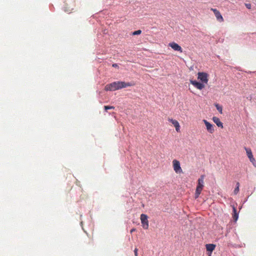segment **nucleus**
<instances>
[{"label":"nucleus","instance_id":"obj_1","mask_svg":"<svg viewBox=\"0 0 256 256\" xmlns=\"http://www.w3.org/2000/svg\"><path fill=\"white\" fill-rule=\"evenodd\" d=\"M132 86V84L130 82L117 81L106 84L105 86L104 90L106 91H114L128 86Z\"/></svg>","mask_w":256,"mask_h":256},{"label":"nucleus","instance_id":"obj_2","mask_svg":"<svg viewBox=\"0 0 256 256\" xmlns=\"http://www.w3.org/2000/svg\"><path fill=\"white\" fill-rule=\"evenodd\" d=\"M204 175H202L200 176V178L198 179V185L196 188V192L194 194L195 198H197L199 197V196L203 189V188L204 186Z\"/></svg>","mask_w":256,"mask_h":256},{"label":"nucleus","instance_id":"obj_3","mask_svg":"<svg viewBox=\"0 0 256 256\" xmlns=\"http://www.w3.org/2000/svg\"><path fill=\"white\" fill-rule=\"evenodd\" d=\"M198 78L200 80L202 83L207 84L208 79V74L204 72H199L198 74Z\"/></svg>","mask_w":256,"mask_h":256},{"label":"nucleus","instance_id":"obj_4","mask_svg":"<svg viewBox=\"0 0 256 256\" xmlns=\"http://www.w3.org/2000/svg\"><path fill=\"white\" fill-rule=\"evenodd\" d=\"M172 166L174 172L176 174L182 173V170L180 166V162L176 160H172Z\"/></svg>","mask_w":256,"mask_h":256},{"label":"nucleus","instance_id":"obj_5","mask_svg":"<svg viewBox=\"0 0 256 256\" xmlns=\"http://www.w3.org/2000/svg\"><path fill=\"white\" fill-rule=\"evenodd\" d=\"M140 220L142 228L145 230L148 229L149 226L148 216L145 214H142L140 215Z\"/></svg>","mask_w":256,"mask_h":256},{"label":"nucleus","instance_id":"obj_6","mask_svg":"<svg viewBox=\"0 0 256 256\" xmlns=\"http://www.w3.org/2000/svg\"><path fill=\"white\" fill-rule=\"evenodd\" d=\"M202 122L204 123L208 132L210 134L214 133V126L206 120H203Z\"/></svg>","mask_w":256,"mask_h":256},{"label":"nucleus","instance_id":"obj_7","mask_svg":"<svg viewBox=\"0 0 256 256\" xmlns=\"http://www.w3.org/2000/svg\"><path fill=\"white\" fill-rule=\"evenodd\" d=\"M210 10L214 12L217 20L218 22H224V18H223L222 16L221 15L220 12L218 10H217L216 8H212L210 9Z\"/></svg>","mask_w":256,"mask_h":256},{"label":"nucleus","instance_id":"obj_8","mask_svg":"<svg viewBox=\"0 0 256 256\" xmlns=\"http://www.w3.org/2000/svg\"><path fill=\"white\" fill-rule=\"evenodd\" d=\"M190 82L194 87H196V88H197L198 89L200 90L203 89L205 86L204 84L196 82V80H190Z\"/></svg>","mask_w":256,"mask_h":256},{"label":"nucleus","instance_id":"obj_9","mask_svg":"<svg viewBox=\"0 0 256 256\" xmlns=\"http://www.w3.org/2000/svg\"><path fill=\"white\" fill-rule=\"evenodd\" d=\"M168 46L171 47L173 50L176 51L180 52H182V50L180 46L178 44L172 42H170L168 44Z\"/></svg>","mask_w":256,"mask_h":256},{"label":"nucleus","instance_id":"obj_10","mask_svg":"<svg viewBox=\"0 0 256 256\" xmlns=\"http://www.w3.org/2000/svg\"><path fill=\"white\" fill-rule=\"evenodd\" d=\"M168 120L175 127L176 130L177 132H180V125L178 120H173L172 118H168Z\"/></svg>","mask_w":256,"mask_h":256},{"label":"nucleus","instance_id":"obj_11","mask_svg":"<svg viewBox=\"0 0 256 256\" xmlns=\"http://www.w3.org/2000/svg\"><path fill=\"white\" fill-rule=\"evenodd\" d=\"M213 122L218 126L223 128V124L220 122L219 118L216 116L212 118Z\"/></svg>","mask_w":256,"mask_h":256},{"label":"nucleus","instance_id":"obj_12","mask_svg":"<svg viewBox=\"0 0 256 256\" xmlns=\"http://www.w3.org/2000/svg\"><path fill=\"white\" fill-rule=\"evenodd\" d=\"M216 246L214 244H206V250L207 251L212 252L215 248Z\"/></svg>","mask_w":256,"mask_h":256},{"label":"nucleus","instance_id":"obj_13","mask_svg":"<svg viewBox=\"0 0 256 256\" xmlns=\"http://www.w3.org/2000/svg\"><path fill=\"white\" fill-rule=\"evenodd\" d=\"M232 212H233V214H232V218L234 222H236L238 218V214L237 213L236 209L235 207L233 206L232 208Z\"/></svg>","mask_w":256,"mask_h":256},{"label":"nucleus","instance_id":"obj_14","mask_svg":"<svg viewBox=\"0 0 256 256\" xmlns=\"http://www.w3.org/2000/svg\"><path fill=\"white\" fill-rule=\"evenodd\" d=\"M244 149L246 151L248 157L250 160V158H252L253 157V155H252L251 150L250 148H245Z\"/></svg>","mask_w":256,"mask_h":256},{"label":"nucleus","instance_id":"obj_15","mask_svg":"<svg viewBox=\"0 0 256 256\" xmlns=\"http://www.w3.org/2000/svg\"><path fill=\"white\" fill-rule=\"evenodd\" d=\"M215 106L220 113L222 114V107L218 104H215Z\"/></svg>","mask_w":256,"mask_h":256},{"label":"nucleus","instance_id":"obj_16","mask_svg":"<svg viewBox=\"0 0 256 256\" xmlns=\"http://www.w3.org/2000/svg\"><path fill=\"white\" fill-rule=\"evenodd\" d=\"M239 186H240V184L239 182H237L236 183V187L235 188L234 190V194H236L238 192H239Z\"/></svg>","mask_w":256,"mask_h":256},{"label":"nucleus","instance_id":"obj_17","mask_svg":"<svg viewBox=\"0 0 256 256\" xmlns=\"http://www.w3.org/2000/svg\"><path fill=\"white\" fill-rule=\"evenodd\" d=\"M104 108L106 110H108L114 109V107L113 106H105Z\"/></svg>","mask_w":256,"mask_h":256},{"label":"nucleus","instance_id":"obj_18","mask_svg":"<svg viewBox=\"0 0 256 256\" xmlns=\"http://www.w3.org/2000/svg\"><path fill=\"white\" fill-rule=\"evenodd\" d=\"M141 33H142L141 30H136V31L132 33V35H134V36L138 35V34H140Z\"/></svg>","mask_w":256,"mask_h":256},{"label":"nucleus","instance_id":"obj_19","mask_svg":"<svg viewBox=\"0 0 256 256\" xmlns=\"http://www.w3.org/2000/svg\"><path fill=\"white\" fill-rule=\"evenodd\" d=\"M250 160L254 166H256V161L254 158V156L252 158H250Z\"/></svg>","mask_w":256,"mask_h":256},{"label":"nucleus","instance_id":"obj_20","mask_svg":"<svg viewBox=\"0 0 256 256\" xmlns=\"http://www.w3.org/2000/svg\"><path fill=\"white\" fill-rule=\"evenodd\" d=\"M138 249L136 248H135V249L134 250V253L135 256H138Z\"/></svg>","mask_w":256,"mask_h":256},{"label":"nucleus","instance_id":"obj_21","mask_svg":"<svg viewBox=\"0 0 256 256\" xmlns=\"http://www.w3.org/2000/svg\"><path fill=\"white\" fill-rule=\"evenodd\" d=\"M245 6L248 9L251 8V4H246Z\"/></svg>","mask_w":256,"mask_h":256},{"label":"nucleus","instance_id":"obj_22","mask_svg":"<svg viewBox=\"0 0 256 256\" xmlns=\"http://www.w3.org/2000/svg\"><path fill=\"white\" fill-rule=\"evenodd\" d=\"M112 66L114 68H118V64H112Z\"/></svg>","mask_w":256,"mask_h":256},{"label":"nucleus","instance_id":"obj_23","mask_svg":"<svg viewBox=\"0 0 256 256\" xmlns=\"http://www.w3.org/2000/svg\"><path fill=\"white\" fill-rule=\"evenodd\" d=\"M136 228H132V230H130V233H132V232H135V231H136Z\"/></svg>","mask_w":256,"mask_h":256}]
</instances>
